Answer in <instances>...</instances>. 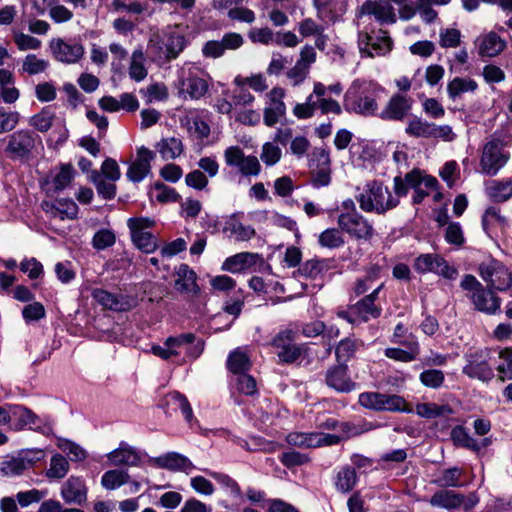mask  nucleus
<instances>
[{
  "label": "nucleus",
  "mask_w": 512,
  "mask_h": 512,
  "mask_svg": "<svg viewBox=\"0 0 512 512\" xmlns=\"http://www.w3.org/2000/svg\"><path fill=\"white\" fill-rule=\"evenodd\" d=\"M382 92L383 88L378 83L357 79L344 94V109L365 117L375 116Z\"/></svg>",
  "instance_id": "nucleus-1"
},
{
  "label": "nucleus",
  "mask_w": 512,
  "mask_h": 512,
  "mask_svg": "<svg viewBox=\"0 0 512 512\" xmlns=\"http://www.w3.org/2000/svg\"><path fill=\"white\" fill-rule=\"evenodd\" d=\"M355 199L363 212L379 215L385 214L399 205V200L392 195L388 187L379 181L366 183Z\"/></svg>",
  "instance_id": "nucleus-2"
},
{
  "label": "nucleus",
  "mask_w": 512,
  "mask_h": 512,
  "mask_svg": "<svg viewBox=\"0 0 512 512\" xmlns=\"http://www.w3.org/2000/svg\"><path fill=\"white\" fill-rule=\"evenodd\" d=\"M460 287L467 291V297L476 311L487 315H495L500 312L501 298L493 290L484 287L474 275H464Z\"/></svg>",
  "instance_id": "nucleus-3"
},
{
  "label": "nucleus",
  "mask_w": 512,
  "mask_h": 512,
  "mask_svg": "<svg viewBox=\"0 0 512 512\" xmlns=\"http://www.w3.org/2000/svg\"><path fill=\"white\" fill-rule=\"evenodd\" d=\"M10 426L15 431L24 429L34 430L49 436L53 433V423L48 417H39L32 410L24 406H14L9 410Z\"/></svg>",
  "instance_id": "nucleus-4"
},
{
  "label": "nucleus",
  "mask_w": 512,
  "mask_h": 512,
  "mask_svg": "<svg viewBox=\"0 0 512 512\" xmlns=\"http://www.w3.org/2000/svg\"><path fill=\"white\" fill-rule=\"evenodd\" d=\"M208 74L199 66L188 63L179 71L180 90L191 99H200L208 91Z\"/></svg>",
  "instance_id": "nucleus-5"
},
{
  "label": "nucleus",
  "mask_w": 512,
  "mask_h": 512,
  "mask_svg": "<svg viewBox=\"0 0 512 512\" xmlns=\"http://www.w3.org/2000/svg\"><path fill=\"white\" fill-rule=\"evenodd\" d=\"M392 39L387 31L379 29L378 31L358 33V48L362 58H374L387 55L392 50Z\"/></svg>",
  "instance_id": "nucleus-6"
},
{
  "label": "nucleus",
  "mask_w": 512,
  "mask_h": 512,
  "mask_svg": "<svg viewBox=\"0 0 512 512\" xmlns=\"http://www.w3.org/2000/svg\"><path fill=\"white\" fill-rule=\"evenodd\" d=\"M413 269L419 274L433 273L448 280H455L458 276L456 267L437 253H423L418 255L413 262Z\"/></svg>",
  "instance_id": "nucleus-7"
},
{
  "label": "nucleus",
  "mask_w": 512,
  "mask_h": 512,
  "mask_svg": "<svg viewBox=\"0 0 512 512\" xmlns=\"http://www.w3.org/2000/svg\"><path fill=\"white\" fill-rule=\"evenodd\" d=\"M271 345L277 350L279 361L286 364L296 362L305 351L304 345L295 343V332L291 329L279 331L273 337Z\"/></svg>",
  "instance_id": "nucleus-8"
},
{
  "label": "nucleus",
  "mask_w": 512,
  "mask_h": 512,
  "mask_svg": "<svg viewBox=\"0 0 512 512\" xmlns=\"http://www.w3.org/2000/svg\"><path fill=\"white\" fill-rule=\"evenodd\" d=\"M131 239L136 247L145 253H153L157 247V239L147 229L154 225V221L147 217L129 218L127 221Z\"/></svg>",
  "instance_id": "nucleus-9"
},
{
  "label": "nucleus",
  "mask_w": 512,
  "mask_h": 512,
  "mask_svg": "<svg viewBox=\"0 0 512 512\" xmlns=\"http://www.w3.org/2000/svg\"><path fill=\"white\" fill-rule=\"evenodd\" d=\"M338 227L351 238L370 240L374 235L373 225L361 213L338 214Z\"/></svg>",
  "instance_id": "nucleus-10"
},
{
  "label": "nucleus",
  "mask_w": 512,
  "mask_h": 512,
  "mask_svg": "<svg viewBox=\"0 0 512 512\" xmlns=\"http://www.w3.org/2000/svg\"><path fill=\"white\" fill-rule=\"evenodd\" d=\"M508 159L509 154L503 150L502 142L499 139H491L483 148L480 159L481 170L488 176H495Z\"/></svg>",
  "instance_id": "nucleus-11"
},
{
  "label": "nucleus",
  "mask_w": 512,
  "mask_h": 512,
  "mask_svg": "<svg viewBox=\"0 0 512 512\" xmlns=\"http://www.w3.org/2000/svg\"><path fill=\"white\" fill-rule=\"evenodd\" d=\"M466 364L463 374L482 382H489L494 377V370L488 362L487 350H478L465 355Z\"/></svg>",
  "instance_id": "nucleus-12"
},
{
  "label": "nucleus",
  "mask_w": 512,
  "mask_h": 512,
  "mask_svg": "<svg viewBox=\"0 0 512 512\" xmlns=\"http://www.w3.org/2000/svg\"><path fill=\"white\" fill-rule=\"evenodd\" d=\"M479 274L488 286L496 290L505 291L512 285V273L497 260L482 263Z\"/></svg>",
  "instance_id": "nucleus-13"
},
{
  "label": "nucleus",
  "mask_w": 512,
  "mask_h": 512,
  "mask_svg": "<svg viewBox=\"0 0 512 512\" xmlns=\"http://www.w3.org/2000/svg\"><path fill=\"white\" fill-rule=\"evenodd\" d=\"M286 441L289 445L300 448H316L336 445L340 442V437L322 432H291L286 436Z\"/></svg>",
  "instance_id": "nucleus-14"
},
{
  "label": "nucleus",
  "mask_w": 512,
  "mask_h": 512,
  "mask_svg": "<svg viewBox=\"0 0 512 512\" xmlns=\"http://www.w3.org/2000/svg\"><path fill=\"white\" fill-rule=\"evenodd\" d=\"M36 134L28 130H19L8 138L6 153L11 159L27 158L35 146Z\"/></svg>",
  "instance_id": "nucleus-15"
},
{
  "label": "nucleus",
  "mask_w": 512,
  "mask_h": 512,
  "mask_svg": "<svg viewBox=\"0 0 512 512\" xmlns=\"http://www.w3.org/2000/svg\"><path fill=\"white\" fill-rule=\"evenodd\" d=\"M50 49L57 61L67 64L78 62L84 55V47L82 44L72 39H52Z\"/></svg>",
  "instance_id": "nucleus-16"
},
{
  "label": "nucleus",
  "mask_w": 512,
  "mask_h": 512,
  "mask_svg": "<svg viewBox=\"0 0 512 512\" xmlns=\"http://www.w3.org/2000/svg\"><path fill=\"white\" fill-rule=\"evenodd\" d=\"M383 287L384 284L381 283L370 294L365 295L352 305V313L356 315L359 323L368 322L371 319H377L381 316L382 307L377 304L376 301Z\"/></svg>",
  "instance_id": "nucleus-17"
},
{
  "label": "nucleus",
  "mask_w": 512,
  "mask_h": 512,
  "mask_svg": "<svg viewBox=\"0 0 512 512\" xmlns=\"http://www.w3.org/2000/svg\"><path fill=\"white\" fill-rule=\"evenodd\" d=\"M161 407L166 413H169L170 410H180L190 428L195 429L200 427L198 420L194 417L192 407L187 397L180 392L172 391L167 393L162 400Z\"/></svg>",
  "instance_id": "nucleus-18"
},
{
  "label": "nucleus",
  "mask_w": 512,
  "mask_h": 512,
  "mask_svg": "<svg viewBox=\"0 0 512 512\" xmlns=\"http://www.w3.org/2000/svg\"><path fill=\"white\" fill-rule=\"evenodd\" d=\"M325 383L338 393H350L357 388V383L351 379L346 364L330 367L325 374Z\"/></svg>",
  "instance_id": "nucleus-19"
},
{
  "label": "nucleus",
  "mask_w": 512,
  "mask_h": 512,
  "mask_svg": "<svg viewBox=\"0 0 512 512\" xmlns=\"http://www.w3.org/2000/svg\"><path fill=\"white\" fill-rule=\"evenodd\" d=\"M92 297L103 308L115 312L129 311L134 307V300L131 297L104 289H94Z\"/></svg>",
  "instance_id": "nucleus-20"
},
{
  "label": "nucleus",
  "mask_w": 512,
  "mask_h": 512,
  "mask_svg": "<svg viewBox=\"0 0 512 512\" xmlns=\"http://www.w3.org/2000/svg\"><path fill=\"white\" fill-rule=\"evenodd\" d=\"M412 102V99L406 95L396 93L389 99L378 116L386 121H402L412 109Z\"/></svg>",
  "instance_id": "nucleus-21"
},
{
  "label": "nucleus",
  "mask_w": 512,
  "mask_h": 512,
  "mask_svg": "<svg viewBox=\"0 0 512 512\" xmlns=\"http://www.w3.org/2000/svg\"><path fill=\"white\" fill-rule=\"evenodd\" d=\"M373 16L380 23L392 24L396 22V15L392 5L385 0H367L360 7L358 17Z\"/></svg>",
  "instance_id": "nucleus-22"
},
{
  "label": "nucleus",
  "mask_w": 512,
  "mask_h": 512,
  "mask_svg": "<svg viewBox=\"0 0 512 512\" xmlns=\"http://www.w3.org/2000/svg\"><path fill=\"white\" fill-rule=\"evenodd\" d=\"M88 488L81 476H70L61 486L60 495L67 504L82 505L87 500Z\"/></svg>",
  "instance_id": "nucleus-23"
},
{
  "label": "nucleus",
  "mask_w": 512,
  "mask_h": 512,
  "mask_svg": "<svg viewBox=\"0 0 512 512\" xmlns=\"http://www.w3.org/2000/svg\"><path fill=\"white\" fill-rule=\"evenodd\" d=\"M196 337L193 333H183L177 336H170L164 341V345L173 351V355L180 354L179 349L185 348L186 353L193 358L201 355L204 349V343L200 340L195 342Z\"/></svg>",
  "instance_id": "nucleus-24"
},
{
  "label": "nucleus",
  "mask_w": 512,
  "mask_h": 512,
  "mask_svg": "<svg viewBox=\"0 0 512 512\" xmlns=\"http://www.w3.org/2000/svg\"><path fill=\"white\" fill-rule=\"evenodd\" d=\"M154 153L148 148L142 146L137 151V158L133 161L126 173L129 181L139 183L150 173L151 161L154 159Z\"/></svg>",
  "instance_id": "nucleus-25"
},
{
  "label": "nucleus",
  "mask_w": 512,
  "mask_h": 512,
  "mask_svg": "<svg viewBox=\"0 0 512 512\" xmlns=\"http://www.w3.org/2000/svg\"><path fill=\"white\" fill-rule=\"evenodd\" d=\"M149 461L158 468L184 472L186 474H190L195 469L192 461L178 452H167L164 455L151 458Z\"/></svg>",
  "instance_id": "nucleus-26"
},
{
  "label": "nucleus",
  "mask_w": 512,
  "mask_h": 512,
  "mask_svg": "<svg viewBox=\"0 0 512 512\" xmlns=\"http://www.w3.org/2000/svg\"><path fill=\"white\" fill-rule=\"evenodd\" d=\"M107 459L114 466L137 467L141 463V454L133 446L121 441L118 448L107 454Z\"/></svg>",
  "instance_id": "nucleus-27"
},
{
  "label": "nucleus",
  "mask_w": 512,
  "mask_h": 512,
  "mask_svg": "<svg viewBox=\"0 0 512 512\" xmlns=\"http://www.w3.org/2000/svg\"><path fill=\"white\" fill-rule=\"evenodd\" d=\"M262 261V257L258 253L240 252L226 258L222 264V270L231 273H238Z\"/></svg>",
  "instance_id": "nucleus-28"
},
{
  "label": "nucleus",
  "mask_w": 512,
  "mask_h": 512,
  "mask_svg": "<svg viewBox=\"0 0 512 512\" xmlns=\"http://www.w3.org/2000/svg\"><path fill=\"white\" fill-rule=\"evenodd\" d=\"M314 155L317 158L318 166L317 169L312 171L311 183L315 188L327 186L331 181L329 154L325 150L320 149L314 152Z\"/></svg>",
  "instance_id": "nucleus-29"
},
{
  "label": "nucleus",
  "mask_w": 512,
  "mask_h": 512,
  "mask_svg": "<svg viewBox=\"0 0 512 512\" xmlns=\"http://www.w3.org/2000/svg\"><path fill=\"white\" fill-rule=\"evenodd\" d=\"M485 192L491 201L502 203L512 197V177L503 180H490L486 183Z\"/></svg>",
  "instance_id": "nucleus-30"
},
{
  "label": "nucleus",
  "mask_w": 512,
  "mask_h": 512,
  "mask_svg": "<svg viewBox=\"0 0 512 512\" xmlns=\"http://www.w3.org/2000/svg\"><path fill=\"white\" fill-rule=\"evenodd\" d=\"M177 279L175 284L181 292L190 293L197 296L200 292V288L196 283V273L187 265L181 264L177 271Z\"/></svg>",
  "instance_id": "nucleus-31"
},
{
  "label": "nucleus",
  "mask_w": 512,
  "mask_h": 512,
  "mask_svg": "<svg viewBox=\"0 0 512 512\" xmlns=\"http://www.w3.org/2000/svg\"><path fill=\"white\" fill-rule=\"evenodd\" d=\"M320 19L334 20L346 11L345 0H313Z\"/></svg>",
  "instance_id": "nucleus-32"
},
{
  "label": "nucleus",
  "mask_w": 512,
  "mask_h": 512,
  "mask_svg": "<svg viewBox=\"0 0 512 512\" xmlns=\"http://www.w3.org/2000/svg\"><path fill=\"white\" fill-rule=\"evenodd\" d=\"M429 502L433 507L454 509L464 503V496L452 490H440L432 495Z\"/></svg>",
  "instance_id": "nucleus-33"
},
{
  "label": "nucleus",
  "mask_w": 512,
  "mask_h": 512,
  "mask_svg": "<svg viewBox=\"0 0 512 512\" xmlns=\"http://www.w3.org/2000/svg\"><path fill=\"white\" fill-rule=\"evenodd\" d=\"M403 345L407 346V350H403L400 348L389 347L384 350V355L392 360L400 361V362H411L414 361L419 355V344L417 341L411 342H402L397 341Z\"/></svg>",
  "instance_id": "nucleus-34"
},
{
  "label": "nucleus",
  "mask_w": 512,
  "mask_h": 512,
  "mask_svg": "<svg viewBox=\"0 0 512 512\" xmlns=\"http://www.w3.org/2000/svg\"><path fill=\"white\" fill-rule=\"evenodd\" d=\"M506 47V42L495 32H490L482 37L479 45L481 56L495 57Z\"/></svg>",
  "instance_id": "nucleus-35"
},
{
  "label": "nucleus",
  "mask_w": 512,
  "mask_h": 512,
  "mask_svg": "<svg viewBox=\"0 0 512 512\" xmlns=\"http://www.w3.org/2000/svg\"><path fill=\"white\" fill-rule=\"evenodd\" d=\"M205 473H207L211 478H213L221 488L232 498L240 499L242 498V491L235 479H233L228 474L222 472H216L208 469H202Z\"/></svg>",
  "instance_id": "nucleus-36"
},
{
  "label": "nucleus",
  "mask_w": 512,
  "mask_h": 512,
  "mask_svg": "<svg viewBox=\"0 0 512 512\" xmlns=\"http://www.w3.org/2000/svg\"><path fill=\"white\" fill-rule=\"evenodd\" d=\"M129 482L130 475L122 468L108 470L101 477V485L106 490H116Z\"/></svg>",
  "instance_id": "nucleus-37"
},
{
  "label": "nucleus",
  "mask_w": 512,
  "mask_h": 512,
  "mask_svg": "<svg viewBox=\"0 0 512 512\" xmlns=\"http://www.w3.org/2000/svg\"><path fill=\"white\" fill-rule=\"evenodd\" d=\"M251 367L249 356L241 348H236L232 351L227 359V368L234 375L246 373Z\"/></svg>",
  "instance_id": "nucleus-38"
},
{
  "label": "nucleus",
  "mask_w": 512,
  "mask_h": 512,
  "mask_svg": "<svg viewBox=\"0 0 512 512\" xmlns=\"http://www.w3.org/2000/svg\"><path fill=\"white\" fill-rule=\"evenodd\" d=\"M224 231L229 233V236L236 241H248L256 234L252 226L244 225L234 217L227 221Z\"/></svg>",
  "instance_id": "nucleus-39"
},
{
  "label": "nucleus",
  "mask_w": 512,
  "mask_h": 512,
  "mask_svg": "<svg viewBox=\"0 0 512 512\" xmlns=\"http://www.w3.org/2000/svg\"><path fill=\"white\" fill-rule=\"evenodd\" d=\"M477 87L476 81L471 78L455 77L448 83L447 93L452 100H455L464 93L474 92Z\"/></svg>",
  "instance_id": "nucleus-40"
},
{
  "label": "nucleus",
  "mask_w": 512,
  "mask_h": 512,
  "mask_svg": "<svg viewBox=\"0 0 512 512\" xmlns=\"http://www.w3.org/2000/svg\"><path fill=\"white\" fill-rule=\"evenodd\" d=\"M357 482V474L353 467L343 466L336 475L335 486L336 489L342 493L351 491Z\"/></svg>",
  "instance_id": "nucleus-41"
},
{
  "label": "nucleus",
  "mask_w": 512,
  "mask_h": 512,
  "mask_svg": "<svg viewBox=\"0 0 512 512\" xmlns=\"http://www.w3.org/2000/svg\"><path fill=\"white\" fill-rule=\"evenodd\" d=\"M343 231L340 228H327L320 233L318 243L321 247L337 249L345 244Z\"/></svg>",
  "instance_id": "nucleus-42"
},
{
  "label": "nucleus",
  "mask_w": 512,
  "mask_h": 512,
  "mask_svg": "<svg viewBox=\"0 0 512 512\" xmlns=\"http://www.w3.org/2000/svg\"><path fill=\"white\" fill-rule=\"evenodd\" d=\"M451 439L455 445L470 449L474 452L481 450L480 443L471 437L463 426H456L451 431Z\"/></svg>",
  "instance_id": "nucleus-43"
},
{
  "label": "nucleus",
  "mask_w": 512,
  "mask_h": 512,
  "mask_svg": "<svg viewBox=\"0 0 512 512\" xmlns=\"http://www.w3.org/2000/svg\"><path fill=\"white\" fill-rule=\"evenodd\" d=\"M156 147L165 160L175 159L183 152L182 141L175 137L162 139Z\"/></svg>",
  "instance_id": "nucleus-44"
},
{
  "label": "nucleus",
  "mask_w": 512,
  "mask_h": 512,
  "mask_svg": "<svg viewBox=\"0 0 512 512\" xmlns=\"http://www.w3.org/2000/svg\"><path fill=\"white\" fill-rule=\"evenodd\" d=\"M70 465L67 459L61 454H55L50 459L49 468L46 471V477L51 480H60L69 472Z\"/></svg>",
  "instance_id": "nucleus-45"
},
{
  "label": "nucleus",
  "mask_w": 512,
  "mask_h": 512,
  "mask_svg": "<svg viewBox=\"0 0 512 512\" xmlns=\"http://www.w3.org/2000/svg\"><path fill=\"white\" fill-rule=\"evenodd\" d=\"M145 56L142 49H136L133 51L131 56V62L129 66V76L131 79L140 82L144 80L148 74L147 69L144 65Z\"/></svg>",
  "instance_id": "nucleus-46"
},
{
  "label": "nucleus",
  "mask_w": 512,
  "mask_h": 512,
  "mask_svg": "<svg viewBox=\"0 0 512 512\" xmlns=\"http://www.w3.org/2000/svg\"><path fill=\"white\" fill-rule=\"evenodd\" d=\"M416 413L420 417L432 419L437 417H447L453 413L448 405H437L435 403H420L416 406Z\"/></svg>",
  "instance_id": "nucleus-47"
},
{
  "label": "nucleus",
  "mask_w": 512,
  "mask_h": 512,
  "mask_svg": "<svg viewBox=\"0 0 512 512\" xmlns=\"http://www.w3.org/2000/svg\"><path fill=\"white\" fill-rule=\"evenodd\" d=\"M384 411L412 413L413 410L402 396L383 393L381 412Z\"/></svg>",
  "instance_id": "nucleus-48"
},
{
  "label": "nucleus",
  "mask_w": 512,
  "mask_h": 512,
  "mask_svg": "<svg viewBox=\"0 0 512 512\" xmlns=\"http://www.w3.org/2000/svg\"><path fill=\"white\" fill-rule=\"evenodd\" d=\"M462 470L458 467H452L439 472L434 483L439 487H461Z\"/></svg>",
  "instance_id": "nucleus-49"
},
{
  "label": "nucleus",
  "mask_w": 512,
  "mask_h": 512,
  "mask_svg": "<svg viewBox=\"0 0 512 512\" xmlns=\"http://www.w3.org/2000/svg\"><path fill=\"white\" fill-rule=\"evenodd\" d=\"M91 180L96 187L98 195L103 199L110 200L115 197L117 188L114 182L103 178L97 171L92 173Z\"/></svg>",
  "instance_id": "nucleus-50"
},
{
  "label": "nucleus",
  "mask_w": 512,
  "mask_h": 512,
  "mask_svg": "<svg viewBox=\"0 0 512 512\" xmlns=\"http://www.w3.org/2000/svg\"><path fill=\"white\" fill-rule=\"evenodd\" d=\"M78 213L77 204L71 199H58L56 204L52 205V214L61 220L66 218L75 219Z\"/></svg>",
  "instance_id": "nucleus-51"
},
{
  "label": "nucleus",
  "mask_w": 512,
  "mask_h": 512,
  "mask_svg": "<svg viewBox=\"0 0 512 512\" xmlns=\"http://www.w3.org/2000/svg\"><path fill=\"white\" fill-rule=\"evenodd\" d=\"M149 193L152 198H155L160 203L177 202L180 198V195L174 188L162 182H156Z\"/></svg>",
  "instance_id": "nucleus-52"
},
{
  "label": "nucleus",
  "mask_w": 512,
  "mask_h": 512,
  "mask_svg": "<svg viewBox=\"0 0 512 512\" xmlns=\"http://www.w3.org/2000/svg\"><path fill=\"white\" fill-rule=\"evenodd\" d=\"M432 126L433 123H429L420 118H415L408 123L405 128V132L409 136L417 138H432Z\"/></svg>",
  "instance_id": "nucleus-53"
},
{
  "label": "nucleus",
  "mask_w": 512,
  "mask_h": 512,
  "mask_svg": "<svg viewBox=\"0 0 512 512\" xmlns=\"http://www.w3.org/2000/svg\"><path fill=\"white\" fill-rule=\"evenodd\" d=\"M496 370L501 381L512 379V348H505L499 352V362Z\"/></svg>",
  "instance_id": "nucleus-54"
},
{
  "label": "nucleus",
  "mask_w": 512,
  "mask_h": 512,
  "mask_svg": "<svg viewBox=\"0 0 512 512\" xmlns=\"http://www.w3.org/2000/svg\"><path fill=\"white\" fill-rule=\"evenodd\" d=\"M188 131L199 140L210 135V126L199 115H191L187 120Z\"/></svg>",
  "instance_id": "nucleus-55"
},
{
  "label": "nucleus",
  "mask_w": 512,
  "mask_h": 512,
  "mask_svg": "<svg viewBox=\"0 0 512 512\" xmlns=\"http://www.w3.org/2000/svg\"><path fill=\"white\" fill-rule=\"evenodd\" d=\"M383 393L381 392H362L358 396V403L365 409L381 412Z\"/></svg>",
  "instance_id": "nucleus-56"
},
{
  "label": "nucleus",
  "mask_w": 512,
  "mask_h": 512,
  "mask_svg": "<svg viewBox=\"0 0 512 512\" xmlns=\"http://www.w3.org/2000/svg\"><path fill=\"white\" fill-rule=\"evenodd\" d=\"M377 427L376 424L367 421L354 422H342L340 428L342 432L348 437L359 436L363 433L369 432Z\"/></svg>",
  "instance_id": "nucleus-57"
},
{
  "label": "nucleus",
  "mask_w": 512,
  "mask_h": 512,
  "mask_svg": "<svg viewBox=\"0 0 512 512\" xmlns=\"http://www.w3.org/2000/svg\"><path fill=\"white\" fill-rule=\"evenodd\" d=\"M360 342L354 338L342 339L336 347L335 354L338 360L347 361L352 358L360 346Z\"/></svg>",
  "instance_id": "nucleus-58"
},
{
  "label": "nucleus",
  "mask_w": 512,
  "mask_h": 512,
  "mask_svg": "<svg viewBox=\"0 0 512 512\" xmlns=\"http://www.w3.org/2000/svg\"><path fill=\"white\" fill-rule=\"evenodd\" d=\"M58 448L70 456L72 461H83L87 457V452L77 443L68 439H59Z\"/></svg>",
  "instance_id": "nucleus-59"
},
{
  "label": "nucleus",
  "mask_w": 512,
  "mask_h": 512,
  "mask_svg": "<svg viewBox=\"0 0 512 512\" xmlns=\"http://www.w3.org/2000/svg\"><path fill=\"white\" fill-rule=\"evenodd\" d=\"M236 389L247 396H253L257 393L256 380L247 373H240L235 378Z\"/></svg>",
  "instance_id": "nucleus-60"
},
{
  "label": "nucleus",
  "mask_w": 512,
  "mask_h": 512,
  "mask_svg": "<svg viewBox=\"0 0 512 512\" xmlns=\"http://www.w3.org/2000/svg\"><path fill=\"white\" fill-rule=\"evenodd\" d=\"M73 179V168L71 165H62L60 171L54 176L52 185L55 192L64 190Z\"/></svg>",
  "instance_id": "nucleus-61"
},
{
  "label": "nucleus",
  "mask_w": 512,
  "mask_h": 512,
  "mask_svg": "<svg viewBox=\"0 0 512 512\" xmlns=\"http://www.w3.org/2000/svg\"><path fill=\"white\" fill-rule=\"evenodd\" d=\"M46 316V311L42 303L33 301L22 309V317L26 323L39 321Z\"/></svg>",
  "instance_id": "nucleus-62"
},
{
  "label": "nucleus",
  "mask_w": 512,
  "mask_h": 512,
  "mask_svg": "<svg viewBox=\"0 0 512 512\" xmlns=\"http://www.w3.org/2000/svg\"><path fill=\"white\" fill-rule=\"evenodd\" d=\"M48 65L46 60L38 58L35 54H28L23 61L22 68L29 75H36L44 72Z\"/></svg>",
  "instance_id": "nucleus-63"
},
{
  "label": "nucleus",
  "mask_w": 512,
  "mask_h": 512,
  "mask_svg": "<svg viewBox=\"0 0 512 512\" xmlns=\"http://www.w3.org/2000/svg\"><path fill=\"white\" fill-rule=\"evenodd\" d=\"M54 117L55 114L49 109L45 108L31 118L30 124L34 126L38 131L46 132L51 128Z\"/></svg>",
  "instance_id": "nucleus-64"
}]
</instances>
